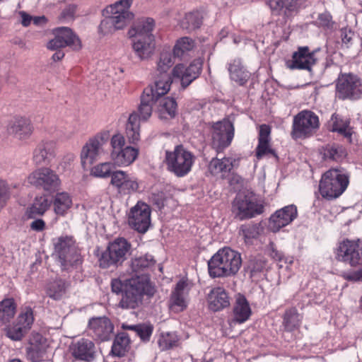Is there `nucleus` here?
<instances>
[{
  "instance_id": "1",
  "label": "nucleus",
  "mask_w": 362,
  "mask_h": 362,
  "mask_svg": "<svg viewBox=\"0 0 362 362\" xmlns=\"http://www.w3.org/2000/svg\"><path fill=\"white\" fill-rule=\"evenodd\" d=\"M241 264L240 254L226 247L218 250L208 262L209 273L213 278L233 276Z\"/></svg>"
},
{
  "instance_id": "2",
  "label": "nucleus",
  "mask_w": 362,
  "mask_h": 362,
  "mask_svg": "<svg viewBox=\"0 0 362 362\" xmlns=\"http://www.w3.org/2000/svg\"><path fill=\"white\" fill-rule=\"evenodd\" d=\"M152 91L151 88L144 90L137 111L129 116L126 136L129 143L134 144L140 139V121H146L151 116L153 105L158 100L155 96H152Z\"/></svg>"
},
{
  "instance_id": "3",
  "label": "nucleus",
  "mask_w": 362,
  "mask_h": 362,
  "mask_svg": "<svg viewBox=\"0 0 362 362\" xmlns=\"http://www.w3.org/2000/svg\"><path fill=\"white\" fill-rule=\"evenodd\" d=\"M132 245L124 238H117L110 242L106 249L97 254L101 268L118 267L131 254Z\"/></svg>"
},
{
  "instance_id": "4",
  "label": "nucleus",
  "mask_w": 362,
  "mask_h": 362,
  "mask_svg": "<svg viewBox=\"0 0 362 362\" xmlns=\"http://www.w3.org/2000/svg\"><path fill=\"white\" fill-rule=\"evenodd\" d=\"M194 161V155L182 145L176 146L173 151H165L164 162L167 169L178 177L187 175Z\"/></svg>"
},
{
  "instance_id": "5",
  "label": "nucleus",
  "mask_w": 362,
  "mask_h": 362,
  "mask_svg": "<svg viewBox=\"0 0 362 362\" xmlns=\"http://www.w3.org/2000/svg\"><path fill=\"white\" fill-rule=\"evenodd\" d=\"M349 177L341 169L332 168L322 176L319 184L321 195L327 199L339 197L347 188Z\"/></svg>"
},
{
  "instance_id": "6",
  "label": "nucleus",
  "mask_w": 362,
  "mask_h": 362,
  "mask_svg": "<svg viewBox=\"0 0 362 362\" xmlns=\"http://www.w3.org/2000/svg\"><path fill=\"white\" fill-rule=\"evenodd\" d=\"M110 159L113 165L125 167L131 165L139 155V149L127 145L124 136L121 134H114L110 139Z\"/></svg>"
},
{
  "instance_id": "7",
  "label": "nucleus",
  "mask_w": 362,
  "mask_h": 362,
  "mask_svg": "<svg viewBox=\"0 0 362 362\" xmlns=\"http://www.w3.org/2000/svg\"><path fill=\"white\" fill-rule=\"evenodd\" d=\"M54 252L64 270H69L81 263V254L72 238H59L54 244Z\"/></svg>"
},
{
  "instance_id": "8",
  "label": "nucleus",
  "mask_w": 362,
  "mask_h": 362,
  "mask_svg": "<svg viewBox=\"0 0 362 362\" xmlns=\"http://www.w3.org/2000/svg\"><path fill=\"white\" fill-rule=\"evenodd\" d=\"M106 133H100L91 137L83 146L81 152V164L83 168L92 165L105 153L104 146L107 142Z\"/></svg>"
},
{
  "instance_id": "9",
  "label": "nucleus",
  "mask_w": 362,
  "mask_h": 362,
  "mask_svg": "<svg viewBox=\"0 0 362 362\" xmlns=\"http://www.w3.org/2000/svg\"><path fill=\"white\" fill-rule=\"evenodd\" d=\"M318 127V117L311 111L304 110L294 117L291 134L295 139L308 137Z\"/></svg>"
},
{
  "instance_id": "10",
  "label": "nucleus",
  "mask_w": 362,
  "mask_h": 362,
  "mask_svg": "<svg viewBox=\"0 0 362 362\" xmlns=\"http://www.w3.org/2000/svg\"><path fill=\"white\" fill-rule=\"evenodd\" d=\"M234 126L229 119H223L211 127V144L217 152L230 146L234 137Z\"/></svg>"
},
{
  "instance_id": "11",
  "label": "nucleus",
  "mask_w": 362,
  "mask_h": 362,
  "mask_svg": "<svg viewBox=\"0 0 362 362\" xmlns=\"http://www.w3.org/2000/svg\"><path fill=\"white\" fill-rule=\"evenodd\" d=\"M54 37L50 40L47 47L50 50H57L69 47L73 50L81 48V42L78 37L68 27H59L53 30Z\"/></svg>"
},
{
  "instance_id": "12",
  "label": "nucleus",
  "mask_w": 362,
  "mask_h": 362,
  "mask_svg": "<svg viewBox=\"0 0 362 362\" xmlns=\"http://www.w3.org/2000/svg\"><path fill=\"white\" fill-rule=\"evenodd\" d=\"M263 206L252 196L238 195L233 204V210L240 220L251 218L263 212Z\"/></svg>"
},
{
  "instance_id": "13",
  "label": "nucleus",
  "mask_w": 362,
  "mask_h": 362,
  "mask_svg": "<svg viewBox=\"0 0 362 362\" xmlns=\"http://www.w3.org/2000/svg\"><path fill=\"white\" fill-rule=\"evenodd\" d=\"M362 255V240H345L339 243L336 257L351 266L358 264Z\"/></svg>"
},
{
  "instance_id": "14",
  "label": "nucleus",
  "mask_w": 362,
  "mask_h": 362,
  "mask_svg": "<svg viewBox=\"0 0 362 362\" xmlns=\"http://www.w3.org/2000/svg\"><path fill=\"white\" fill-rule=\"evenodd\" d=\"M337 90L339 98L342 99H356L362 94V81L356 75L341 74L338 78Z\"/></svg>"
},
{
  "instance_id": "15",
  "label": "nucleus",
  "mask_w": 362,
  "mask_h": 362,
  "mask_svg": "<svg viewBox=\"0 0 362 362\" xmlns=\"http://www.w3.org/2000/svg\"><path fill=\"white\" fill-rule=\"evenodd\" d=\"M129 226L139 233H144L151 224V209L144 202H139L129 211Z\"/></svg>"
},
{
  "instance_id": "16",
  "label": "nucleus",
  "mask_w": 362,
  "mask_h": 362,
  "mask_svg": "<svg viewBox=\"0 0 362 362\" xmlns=\"http://www.w3.org/2000/svg\"><path fill=\"white\" fill-rule=\"evenodd\" d=\"M30 184L40 187L46 191H54L60 185L58 175L48 168H41L33 172L28 177Z\"/></svg>"
},
{
  "instance_id": "17",
  "label": "nucleus",
  "mask_w": 362,
  "mask_h": 362,
  "mask_svg": "<svg viewBox=\"0 0 362 362\" xmlns=\"http://www.w3.org/2000/svg\"><path fill=\"white\" fill-rule=\"evenodd\" d=\"M71 356L78 361H93L97 354L95 343L86 338H81L71 342L69 346Z\"/></svg>"
},
{
  "instance_id": "18",
  "label": "nucleus",
  "mask_w": 362,
  "mask_h": 362,
  "mask_svg": "<svg viewBox=\"0 0 362 362\" xmlns=\"http://www.w3.org/2000/svg\"><path fill=\"white\" fill-rule=\"evenodd\" d=\"M88 329L96 340L105 341L112 338L114 326L106 317H92L88 321Z\"/></svg>"
},
{
  "instance_id": "19",
  "label": "nucleus",
  "mask_w": 362,
  "mask_h": 362,
  "mask_svg": "<svg viewBox=\"0 0 362 362\" xmlns=\"http://www.w3.org/2000/svg\"><path fill=\"white\" fill-rule=\"evenodd\" d=\"M202 66L200 60L193 61L187 67L183 64H177L173 68L172 74L174 78L180 80L182 88H185L199 76Z\"/></svg>"
},
{
  "instance_id": "20",
  "label": "nucleus",
  "mask_w": 362,
  "mask_h": 362,
  "mask_svg": "<svg viewBox=\"0 0 362 362\" xmlns=\"http://www.w3.org/2000/svg\"><path fill=\"white\" fill-rule=\"evenodd\" d=\"M298 216L297 207L294 204L286 206L277 210L269 218V228L273 232L290 224Z\"/></svg>"
},
{
  "instance_id": "21",
  "label": "nucleus",
  "mask_w": 362,
  "mask_h": 362,
  "mask_svg": "<svg viewBox=\"0 0 362 362\" xmlns=\"http://www.w3.org/2000/svg\"><path fill=\"white\" fill-rule=\"evenodd\" d=\"M189 288L187 284L184 280H180L173 290L169 307L171 310L179 313L185 310L188 305Z\"/></svg>"
},
{
  "instance_id": "22",
  "label": "nucleus",
  "mask_w": 362,
  "mask_h": 362,
  "mask_svg": "<svg viewBox=\"0 0 362 362\" xmlns=\"http://www.w3.org/2000/svg\"><path fill=\"white\" fill-rule=\"evenodd\" d=\"M49 348L47 339L40 334H33L26 348L27 357L32 362L42 361Z\"/></svg>"
},
{
  "instance_id": "23",
  "label": "nucleus",
  "mask_w": 362,
  "mask_h": 362,
  "mask_svg": "<svg viewBox=\"0 0 362 362\" xmlns=\"http://www.w3.org/2000/svg\"><path fill=\"white\" fill-rule=\"evenodd\" d=\"M110 184L119 193L123 194H130L139 189L136 180L123 170H117L112 173Z\"/></svg>"
},
{
  "instance_id": "24",
  "label": "nucleus",
  "mask_w": 362,
  "mask_h": 362,
  "mask_svg": "<svg viewBox=\"0 0 362 362\" xmlns=\"http://www.w3.org/2000/svg\"><path fill=\"white\" fill-rule=\"evenodd\" d=\"M125 287L141 296L144 295L152 296L156 292L148 276L145 274H135L130 279H127Z\"/></svg>"
},
{
  "instance_id": "25",
  "label": "nucleus",
  "mask_w": 362,
  "mask_h": 362,
  "mask_svg": "<svg viewBox=\"0 0 362 362\" xmlns=\"http://www.w3.org/2000/svg\"><path fill=\"white\" fill-rule=\"evenodd\" d=\"M315 52H310L308 47H300L293 54L291 64L288 67L291 69H305L310 71L316 63Z\"/></svg>"
},
{
  "instance_id": "26",
  "label": "nucleus",
  "mask_w": 362,
  "mask_h": 362,
  "mask_svg": "<svg viewBox=\"0 0 362 362\" xmlns=\"http://www.w3.org/2000/svg\"><path fill=\"white\" fill-rule=\"evenodd\" d=\"M270 134L271 128L269 125L262 124L259 126L258 144L255 149V155L259 160L269 154L276 157L274 150L270 145Z\"/></svg>"
},
{
  "instance_id": "27",
  "label": "nucleus",
  "mask_w": 362,
  "mask_h": 362,
  "mask_svg": "<svg viewBox=\"0 0 362 362\" xmlns=\"http://www.w3.org/2000/svg\"><path fill=\"white\" fill-rule=\"evenodd\" d=\"M133 0H119L106 8L108 15L122 21V25L125 27L127 23L133 18V14L129 11V8Z\"/></svg>"
},
{
  "instance_id": "28",
  "label": "nucleus",
  "mask_w": 362,
  "mask_h": 362,
  "mask_svg": "<svg viewBox=\"0 0 362 362\" xmlns=\"http://www.w3.org/2000/svg\"><path fill=\"white\" fill-rule=\"evenodd\" d=\"M8 131L18 139L24 140L32 134L33 127L27 118L19 117L10 122Z\"/></svg>"
},
{
  "instance_id": "29",
  "label": "nucleus",
  "mask_w": 362,
  "mask_h": 362,
  "mask_svg": "<svg viewBox=\"0 0 362 362\" xmlns=\"http://www.w3.org/2000/svg\"><path fill=\"white\" fill-rule=\"evenodd\" d=\"M56 144L53 141H43L34 150L33 161L37 165L49 163L55 156Z\"/></svg>"
},
{
  "instance_id": "30",
  "label": "nucleus",
  "mask_w": 362,
  "mask_h": 362,
  "mask_svg": "<svg viewBox=\"0 0 362 362\" xmlns=\"http://www.w3.org/2000/svg\"><path fill=\"white\" fill-rule=\"evenodd\" d=\"M132 48L136 55L141 59H146L151 57L155 49L154 37H132Z\"/></svg>"
},
{
  "instance_id": "31",
  "label": "nucleus",
  "mask_w": 362,
  "mask_h": 362,
  "mask_svg": "<svg viewBox=\"0 0 362 362\" xmlns=\"http://www.w3.org/2000/svg\"><path fill=\"white\" fill-rule=\"evenodd\" d=\"M209 307L210 310L216 312L228 307L230 305V298L224 288L216 287L208 295Z\"/></svg>"
},
{
  "instance_id": "32",
  "label": "nucleus",
  "mask_w": 362,
  "mask_h": 362,
  "mask_svg": "<svg viewBox=\"0 0 362 362\" xmlns=\"http://www.w3.org/2000/svg\"><path fill=\"white\" fill-rule=\"evenodd\" d=\"M230 78L239 86H244L250 78V73L244 67L240 59H233L228 68Z\"/></svg>"
},
{
  "instance_id": "33",
  "label": "nucleus",
  "mask_w": 362,
  "mask_h": 362,
  "mask_svg": "<svg viewBox=\"0 0 362 362\" xmlns=\"http://www.w3.org/2000/svg\"><path fill=\"white\" fill-rule=\"evenodd\" d=\"M252 310L245 296L238 293L235 296L233 306L234 320L238 323L247 321L251 315Z\"/></svg>"
},
{
  "instance_id": "34",
  "label": "nucleus",
  "mask_w": 362,
  "mask_h": 362,
  "mask_svg": "<svg viewBox=\"0 0 362 362\" xmlns=\"http://www.w3.org/2000/svg\"><path fill=\"white\" fill-rule=\"evenodd\" d=\"M172 83L171 76L168 73L157 74L153 85L148 86L146 88L152 89V96H155L156 100L165 95L170 90Z\"/></svg>"
},
{
  "instance_id": "35",
  "label": "nucleus",
  "mask_w": 362,
  "mask_h": 362,
  "mask_svg": "<svg viewBox=\"0 0 362 362\" xmlns=\"http://www.w3.org/2000/svg\"><path fill=\"white\" fill-rule=\"evenodd\" d=\"M234 162H235V160L229 157L214 158L210 161L208 168L212 175H218L221 174L223 177L233 169Z\"/></svg>"
},
{
  "instance_id": "36",
  "label": "nucleus",
  "mask_w": 362,
  "mask_h": 362,
  "mask_svg": "<svg viewBox=\"0 0 362 362\" xmlns=\"http://www.w3.org/2000/svg\"><path fill=\"white\" fill-rule=\"evenodd\" d=\"M155 25L153 19L147 18L139 20L129 30L130 37H145L146 36H153L151 33Z\"/></svg>"
},
{
  "instance_id": "37",
  "label": "nucleus",
  "mask_w": 362,
  "mask_h": 362,
  "mask_svg": "<svg viewBox=\"0 0 362 362\" xmlns=\"http://www.w3.org/2000/svg\"><path fill=\"white\" fill-rule=\"evenodd\" d=\"M51 202L45 195L36 197L33 204L27 209L26 214L28 217L33 218L37 216L43 215L50 206Z\"/></svg>"
},
{
  "instance_id": "38",
  "label": "nucleus",
  "mask_w": 362,
  "mask_h": 362,
  "mask_svg": "<svg viewBox=\"0 0 362 362\" xmlns=\"http://www.w3.org/2000/svg\"><path fill=\"white\" fill-rule=\"evenodd\" d=\"M329 126L332 132H337L348 139L351 138L352 130L348 119H344L339 115L333 114L329 121Z\"/></svg>"
},
{
  "instance_id": "39",
  "label": "nucleus",
  "mask_w": 362,
  "mask_h": 362,
  "mask_svg": "<svg viewBox=\"0 0 362 362\" xmlns=\"http://www.w3.org/2000/svg\"><path fill=\"white\" fill-rule=\"evenodd\" d=\"M298 0H269V5L272 10L283 11L286 16H291L297 9Z\"/></svg>"
},
{
  "instance_id": "40",
  "label": "nucleus",
  "mask_w": 362,
  "mask_h": 362,
  "mask_svg": "<svg viewBox=\"0 0 362 362\" xmlns=\"http://www.w3.org/2000/svg\"><path fill=\"white\" fill-rule=\"evenodd\" d=\"M20 187L19 183H8L6 180L0 178V211L7 204L15 190Z\"/></svg>"
},
{
  "instance_id": "41",
  "label": "nucleus",
  "mask_w": 362,
  "mask_h": 362,
  "mask_svg": "<svg viewBox=\"0 0 362 362\" xmlns=\"http://www.w3.org/2000/svg\"><path fill=\"white\" fill-rule=\"evenodd\" d=\"M160 118L168 119L175 116L177 112V103L174 98H165L160 102L158 109Z\"/></svg>"
},
{
  "instance_id": "42",
  "label": "nucleus",
  "mask_w": 362,
  "mask_h": 362,
  "mask_svg": "<svg viewBox=\"0 0 362 362\" xmlns=\"http://www.w3.org/2000/svg\"><path fill=\"white\" fill-rule=\"evenodd\" d=\"M129 338L125 333L116 336L112 346V353L116 356H122L127 351L129 345Z\"/></svg>"
},
{
  "instance_id": "43",
  "label": "nucleus",
  "mask_w": 362,
  "mask_h": 362,
  "mask_svg": "<svg viewBox=\"0 0 362 362\" xmlns=\"http://www.w3.org/2000/svg\"><path fill=\"white\" fill-rule=\"evenodd\" d=\"M16 306L13 299L7 298L0 302V322L6 323L13 317Z\"/></svg>"
},
{
  "instance_id": "44",
  "label": "nucleus",
  "mask_w": 362,
  "mask_h": 362,
  "mask_svg": "<svg viewBox=\"0 0 362 362\" xmlns=\"http://www.w3.org/2000/svg\"><path fill=\"white\" fill-rule=\"evenodd\" d=\"M71 204V199L67 193L62 192L56 194L54 200V209L57 214L64 215Z\"/></svg>"
},
{
  "instance_id": "45",
  "label": "nucleus",
  "mask_w": 362,
  "mask_h": 362,
  "mask_svg": "<svg viewBox=\"0 0 362 362\" xmlns=\"http://www.w3.org/2000/svg\"><path fill=\"white\" fill-rule=\"evenodd\" d=\"M141 300V296L125 287L124 294L119 302V305L122 308L134 309L139 305Z\"/></svg>"
},
{
  "instance_id": "46",
  "label": "nucleus",
  "mask_w": 362,
  "mask_h": 362,
  "mask_svg": "<svg viewBox=\"0 0 362 362\" xmlns=\"http://www.w3.org/2000/svg\"><path fill=\"white\" fill-rule=\"evenodd\" d=\"M155 263V260L151 255H146L132 259L131 262V269L135 274H138L145 269L151 267Z\"/></svg>"
},
{
  "instance_id": "47",
  "label": "nucleus",
  "mask_w": 362,
  "mask_h": 362,
  "mask_svg": "<svg viewBox=\"0 0 362 362\" xmlns=\"http://www.w3.org/2000/svg\"><path fill=\"white\" fill-rule=\"evenodd\" d=\"M122 21L119 20L118 18H115V17H112L109 15L105 17L101 22L99 25V31L103 35H106L116 30L122 29L124 27L122 25Z\"/></svg>"
},
{
  "instance_id": "48",
  "label": "nucleus",
  "mask_w": 362,
  "mask_h": 362,
  "mask_svg": "<svg viewBox=\"0 0 362 362\" xmlns=\"http://www.w3.org/2000/svg\"><path fill=\"white\" fill-rule=\"evenodd\" d=\"M202 17L199 12L194 11L188 13L181 21V26L187 30H194L200 27L202 23Z\"/></svg>"
},
{
  "instance_id": "49",
  "label": "nucleus",
  "mask_w": 362,
  "mask_h": 362,
  "mask_svg": "<svg viewBox=\"0 0 362 362\" xmlns=\"http://www.w3.org/2000/svg\"><path fill=\"white\" fill-rule=\"evenodd\" d=\"M66 286L65 281L62 279L50 282L47 288V294L54 299H60L66 293Z\"/></svg>"
},
{
  "instance_id": "50",
  "label": "nucleus",
  "mask_w": 362,
  "mask_h": 362,
  "mask_svg": "<svg viewBox=\"0 0 362 362\" xmlns=\"http://www.w3.org/2000/svg\"><path fill=\"white\" fill-rule=\"evenodd\" d=\"M194 47V41L188 37H183L177 40L173 54L177 57H181L185 53L192 50Z\"/></svg>"
},
{
  "instance_id": "51",
  "label": "nucleus",
  "mask_w": 362,
  "mask_h": 362,
  "mask_svg": "<svg viewBox=\"0 0 362 362\" xmlns=\"http://www.w3.org/2000/svg\"><path fill=\"white\" fill-rule=\"evenodd\" d=\"M259 234V226L258 224H245L240 227L239 235L243 238L245 243L255 239Z\"/></svg>"
},
{
  "instance_id": "52",
  "label": "nucleus",
  "mask_w": 362,
  "mask_h": 362,
  "mask_svg": "<svg viewBox=\"0 0 362 362\" xmlns=\"http://www.w3.org/2000/svg\"><path fill=\"white\" fill-rule=\"evenodd\" d=\"M124 329L133 330L144 341H148L152 334L153 327L151 325L139 324L123 326Z\"/></svg>"
},
{
  "instance_id": "53",
  "label": "nucleus",
  "mask_w": 362,
  "mask_h": 362,
  "mask_svg": "<svg viewBox=\"0 0 362 362\" xmlns=\"http://www.w3.org/2000/svg\"><path fill=\"white\" fill-rule=\"evenodd\" d=\"M178 337L174 332L162 334L158 339V345L161 350H167L177 345Z\"/></svg>"
},
{
  "instance_id": "54",
  "label": "nucleus",
  "mask_w": 362,
  "mask_h": 362,
  "mask_svg": "<svg viewBox=\"0 0 362 362\" xmlns=\"http://www.w3.org/2000/svg\"><path fill=\"white\" fill-rule=\"evenodd\" d=\"M300 316L296 310L291 309L286 312L284 317V325L288 331H291L299 325Z\"/></svg>"
},
{
  "instance_id": "55",
  "label": "nucleus",
  "mask_w": 362,
  "mask_h": 362,
  "mask_svg": "<svg viewBox=\"0 0 362 362\" xmlns=\"http://www.w3.org/2000/svg\"><path fill=\"white\" fill-rule=\"evenodd\" d=\"M34 322V316L33 310L26 307L23 308L16 319V322L20 324L22 327H25V329L29 330L31 328V325Z\"/></svg>"
},
{
  "instance_id": "56",
  "label": "nucleus",
  "mask_w": 362,
  "mask_h": 362,
  "mask_svg": "<svg viewBox=\"0 0 362 362\" xmlns=\"http://www.w3.org/2000/svg\"><path fill=\"white\" fill-rule=\"evenodd\" d=\"M173 64L174 62L172 54L168 52H162L158 63L157 72L158 74L168 73V71Z\"/></svg>"
},
{
  "instance_id": "57",
  "label": "nucleus",
  "mask_w": 362,
  "mask_h": 362,
  "mask_svg": "<svg viewBox=\"0 0 362 362\" xmlns=\"http://www.w3.org/2000/svg\"><path fill=\"white\" fill-rule=\"evenodd\" d=\"M28 332V330L25 327H22L16 322L12 326L6 329V336L13 341H19Z\"/></svg>"
},
{
  "instance_id": "58",
  "label": "nucleus",
  "mask_w": 362,
  "mask_h": 362,
  "mask_svg": "<svg viewBox=\"0 0 362 362\" xmlns=\"http://www.w3.org/2000/svg\"><path fill=\"white\" fill-rule=\"evenodd\" d=\"M324 155L326 158L333 160H339L344 156L345 152L342 146L337 144L327 145L325 149Z\"/></svg>"
},
{
  "instance_id": "59",
  "label": "nucleus",
  "mask_w": 362,
  "mask_h": 362,
  "mask_svg": "<svg viewBox=\"0 0 362 362\" xmlns=\"http://www.w3.org/2000/svg\"><path fill=\"white\" fill-rule=\"evenodd\" d=\"M110 162H105L98 164L92 169V174L98 177H107L111 176L112 165Z\"/></svg>"
},
{
  "instance_id": "60",
  "label": "nucleus",
  "mask_w": 362,
  "mask_h": 362,
  "mask_svg": "<svg viewBox=\"0 0 362 362\" xmlns=\"http://www.w3.org/2000/svg\"><path fill=\"white\" fill-rule=\"evenodd\" d=\"M355 33L349 28H342L340 30V37L341 40V46L345 48H349L354 44Z\"/></svg>"
},
{
  "instance_id": "61",
  "label": "nucleus",
  "mask_w": 362,
  "mask_h": 362,
  "mask_svg": "<svg viewBox=\"0 0 362 362\" xmlns=\"http://www.w3.org/2000/svg\"><path fill=\"white\" fill-rule=\"evenodd\" d=\"M316 22L319 26L327 30H332L334 28L335 23L332 21V17L328 12H324L319 14Z\"/></svg>"
},
{
  "instance_id": "62",
  "label": "nucleus",
  "mask_w": 362,
  "mask_h": 362,
  "mask_svg": "<svg viewBox=\"0 0 362 362\" xmlns=\"http://www.w3.org/2000/svg\"><path fill=\"white\" fill-rule=\"evenodd\" d=\"M268 255L275 261L281 262L284 255L281 252L279 251L273 243H270L267 248Z\"/></svg>"
},
{
  "instance_id": "63",
  "label": "nucleus",
  "mask_w": 362,
  "mask_h": 362,
  "mask_svg": "<svg viewBox=\"0 0 362 362\" xmlns=\"http://www.w3.org/2000/svg\"><path fill=\"white\" fill-rule=\"evenodd\" d=\"M30 228L37 232L42 231L45 228V223L42 219H35L31 222Z\"/></svg>"
},
{
  "instance_id": "64",
  "label": "nucleus",
  "mask_w": 362,
  "mask_h": 362,
  "mask_svg": "<svg viewBox=\"0 0 362 362\" xmlns=\"http://www.w3.org/2000/svg\"><path fill=\"white\" fill-rule=\"evenodd\" d=\"M20 17H21V23L24 27H28L30 25L33 19V16L27 13L25 11H21L18 13Z\"/></svg>"
}]
</instances>
